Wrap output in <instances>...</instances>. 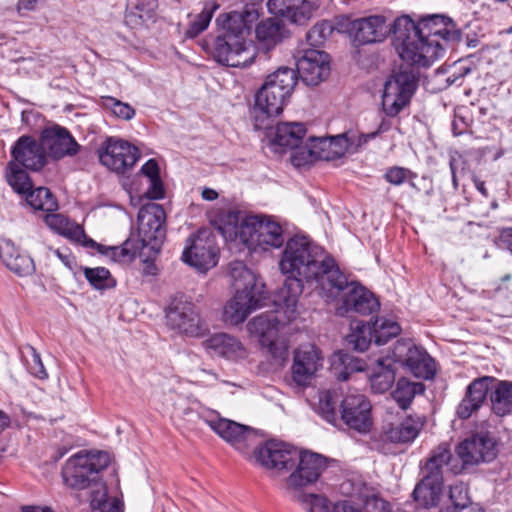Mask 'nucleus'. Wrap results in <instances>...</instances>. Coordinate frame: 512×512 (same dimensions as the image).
Wrapping results in <instances>:
<instances>
[{"mask_svg":"<svg viewBox=\"0 0 512 512\" xmlns=\"http://www.w3.org/2000/svg\"><path fill=\"white\" fill-rule=\"evenodd\" d=\"M27 350L30 354V358L26 359L29 372L39 379L47 378L48 374L42 363L40 354L32 346H27Z\"/></svg>","mask_w":512,"mask_h":512,"instance_id":"nucleus-54","label":"nucleus"},{"mask_svg":"<svg viewBox=\"0 0 512 512\" xmlns=\"http://www.w3.org/2000/svg\"><path fill=\"white\" fill-rule=\"evenodd\" d=\"M45 0H18L17 11H34L39 4L44 3Z\"/></svg>","mask_w":512,"mask_h":512,"instance_id":"nucleus-63","label":"nucleus"},{"mask_svg":"<svg viewBox=\"0 0 512 512\" xmlns=\"http://www.w3.org/2000/svg\"><path fill=\"white\" fill-rule=\"evenodd\" d=\"M461 31L443 15H430L417 24L409 16L394 20L393 43L399 56L408 65L394 71L384 84L382 107L394 117L410 103L418 85L417 67H429L444 53L443 43L461 40Z\"/></svg>","mask_w":512,"mask_h":512,"instance_id":"nucleus-1","label":"nucleus"},{"mask_svg":"<svg viewBox=\"0 0 512 512\" xmlns=\"http://www.w3.org/2000/svg\"><path fill=\"white\" fill-rule=\"evenodd\" d=\"M156 4L147 0H128L125 21L131 26L141 25L154 16Z\"/></svg>","mask_w":512,"mask_h":512,"instance_id":"nucleus-42","label":"nucleus"},{"mask_svg":"<svg viewBox=\"0 0 512 512\" xmlns=\"http://www.w3.org/2000/svg\"><path fill=\"white\" fill-rule=\"evenodd\" d=\"M206 345L214 355L230 360L243 358L246 353L238 339L225 333L213 335L206 341Z\"/></svg>","mask_w":512,"mask_h":512,"instance_id":"nucleus-35","label":"nucleus"},{"mask_svg":"<svg viewBox=\"0 0 512 512\" xmlns=\"http://www.w3.org/2000/svg\"><path fill=\"white\" fill-rule=\"evenodd\" d=\"M110 455L99 451L90 454H76L70 457L62 471L64 482L75 490L89 489L100 479V473L108 467Z\"/></svg>","mask_w":512,"mask_h":512,"instance_id":"nucleus-6","label":"nucleus"},{"mask_svg":"<svg viewBox=\"0 0 512 512\" xmlns=\"http://www.w3.org/2000/svg\"><path fill=\"white\" fill-rule=\"evenodd\" d=\"M7 181L13 190L19 194H26L32 189V182L28 173L15 163H8Z\"/></svg>","mask_w":512,"mask_h":512,"instance_id":"nucleus-50","label":"nucleus"},{"mask_svg":"<svg viewBox=\"0 0 512 512\" xmlns=\"http://www.w3.org/2000/svg\"><path fill=\"white\" fill-rule=\"evenodd\" d=\"M401 332L400 325L386 318L376 319L372 324L360 321L353 322L351 332L346 336V342L352 349L363 352L368 349L372 339L379 346L385 345L390 339Z\"/></svg>","mask_w":512,"mask_h":512,"instance_id":"nucleus-12","label":"nucleus"},{"mask_svg":"<svg viewBox=\"0 0 512 512\" xmlns=\"http://www.w3.org/2000/svg\"><path fill=\"white\" fill-rule=\"evenodd\" d=\"M141 172L149 179L159 177V166L156 160H148L141 168Z\"/></svg>","mask_w":512,"mask_h":512,"instance_id":"nucleus-62","label":"nucleus"},{"mask_svg":"<svg viewBox=\"0 0 512 512\" xmlns=\"http://www.w3.org/2000/svg\"><path fill=\"white\" fill-rule=\"evenodd\" d=\"M166 214L160 204L150 203L143 206L138 213V245L141 255L151 258L159 253L166 236Z\"/></svg>","mask_w":512,"mask_h":512,"instance_id":"nucleus-9","label":"nucleus"},{"mask_svg":"<svg viewBox=\"0 0 512 512\" xmlns=\"http://www.w3.org/2000/svg\"><path fill=\"white\" fill-rule=\"evenodd\" d=\"M394 23L387 24L382 15H372L357 18L347 25V32L358 45L371 44L383 41L390 33H393Z\"/></svg>","mask_w":512,"mask_h":512,"instance_id":"nucleus-21","label":"nucleus"},{"mask_svg":"<svg viewBox=\"0 0 512 512\" xmlns=\"http://www.w3.org/2000/svg\"><path fill=\"white\" fill-rule=\"evenodd\" d=\"M323 367V357L318 348L307 344L294 352V361L291 367L292 382L300 387L311 384L316 373Z\"/></svg>","mask_w":512,"mask_h":512,"instance_id":"nucleus-24","label":"nucleus"},{"mask_svg":"<svg viewBox=\"0 0 512 512\" xmlns=\"http://www.w3.org/2000/svg\"><path fill=\"white\" fill-rule=\"evenodd\" d=\"M450 460V450L444 445L438 446L432 451L431 456L425 464L424 475L434 477L436 479H443V466L448 465Z\"/></svg>","mask_w":512,"mask_h":512,"instance_id":"nucleus-45","label":"nucleus"},{"mask_svg":"<svg viewBox=\"0 0 512 512\" xmlns=\"http://www.w3.org/2000/svg\"><path fill=\"white\" fill-rule=\"evenodd\" d=\"M98 245L99 246H93L92 248H97L98 251L110 256L114 261H131L137 255L142 256L141 248L134 237L128 238L121 246L104 247L100 244Z\"/></svg>","mask_w":512,"mask_h":512,"instance_id":"nucleus-43","label":"nucleus"},{"mask_svg":"<svg viewBox=\"0 0 512 512\" xmlns=\"http://www.w3.org/2000/svg\"><path fill=\"white\" fill-rule=\"evenodd\" d=\"M285 28L281 20L270 18L262 21L256 27V37L259 50L268 53L284 38Z\"/></svg>","mask_w":512,"mask_h":512,"instance_id":"nucleus-36","label":"nucleus"},{"mask_svg":"<svg viewBox=\"0 0 512 512\" xmlns=\"http://www.w3.org/2000/svg\"><path fill=\"white\" fill-rule=\"evenodd\" d=\"M297 467L287 478L288 492H295L315 483L326 469V458L313 452H299Z\"/></svg>","mask_w":512,"mask_h":512,"instance_id":"nucleus-22","label":"nucleus"},{"mask_svg":"<svg viewBox=\"0 0 512 512\" xmlns=\"http://www.w3.org/2000/svg\"><path fill=\"white\" fill-rule=\"evenodd\" d=\"M10 162L31 171L41 170L47 163V151L41 139L37 141L32 136L23 135L18 138L11 148Z\"/></svg>","mask_w":512,"mask_h":512,"instance_id":"nucleus-26","label":"nucleus"},{"mask_svg":"<svg viewBox=\"0 0 512 512\" xmlns=\"http://www.w3.org/2000/svg\"><path fill=\"white\" fill-rule=\"evenodd\" d=\"M443 479L424 475L413 491V497L423 507L435 506L440 499Z\"/></svg>","mask_w":512,"mask_h":512,"instance_id":"nucleus-38","label":"nucleus"},{"mask_svg":"<svg viewBox=\"0 0 512 512\" xmlns=\"http://www.w3.org/2000/svg\"><path fill=\"white\" fill-rule=\"evenodd\" d=\"M150 186L145 192V195L149 199L158 200L164 197V188L162 181L159 177L149 179Z\"/></svg>","mask_w":512,"mask_h":512,"instance_id":"nucleus-57","label":"nucleus"},{"mask_svg":"<svg viewBox=\"0 0 512 512\" xmlns=\"http://www.w3.org/2000/svg\"><path fill=\"white\" fill-rule=\"evenodd\" d=\"M280 309L277 311H269L257 315L247 324V329L251 335L258 338L262 347L267 348L268 352L276 358H282L286 354V346L278 340L279 326L284 324L279 314L281 311L285 314V321L290 322L285 313L282 301L278 299ZM293 319H291L292 321Z\"/></svg>","mask_w":512,"mask_h":512,"instance_id":"nucleus-13","label":"nucleus"},{"mask_svg":"<svg viewBox=\"0 0 512 512\" xmlns=\"http://www.w3.org/2000/svg\"><path fill=\"white\" fill-rule=\"evenodd\" d=\"M339 425L360 434L368 433L372 427L371 403L362 394H349L341 399L339 409Z\"/></svg>","mask_w":512,"mask_h":512,"instance_id":"nucleus-17","label":"nucleus"},{"mask_svg":"<svg viewBox=\"0 0 512 512\" xmlns=\"http://www.w3.org/2000/svg\"><path fill=\"white\" fill-rule=\"evenodd\" d=\"M211 53L215 61L229 67H247L256 57L255 47L235 35L219 34L214 40Z\"/></svg>","mask_w":512,"mask_h":512,"instance_id":"nucleus-16","label":"nucleus"},{"mask_svg":"<svg viewBox=\"0 0 512 512\" xmlns=\"http://www.w3.org/2000/svg\"><path fill=\"white\" fill-rule=\"evenodd\" d=\"M354 143L348 134L334 137H309L306 144L292 156L295 166L311 163L315 160L332 161L342 157Z\"/></svg>","mask_w":512,"mask_h":512,"instance_id":"nucleus-11","label":"nucleus"},{"mask_svg":"<svg viewBox=\"0 0 512 512\" xmlns=\"http://www.w3.org/2000/svg\"><path fill=\"white\" fill-rule=\"evenodd\" d=\"M324 291L329 296H341V303L336 308V314L341 317L350 313L369 315L377 312L380 307L378 299L372 292L358 282H349L346 277L345 283L340 287L334 285L333 282L327 283Z\"/></svg>","mask_w":512,"mask_h":512,"instance_id":"nucleus-7","label":"nucleus"},{"mask_svg":"<svg viewBox=\"0 0 512 512\" xmlns=\"http://www.w3.org/2000/svg\"><path fill=\"white\" fill-rule=\"evenodd\" d=\"M332 512H367L359 505L354 504L350 500L337 502L333 505Z\"/></svg>","mask_w":512,"mask_h":512,"instance_id":"nucleus-60","label":"nucleus"},{"mask_svg":"<svg viewBox=\"0 0 512 512\" xmlns=\"http://www.w3.org/2000/svg\"><path fill=\"white\" fill-rule=\"evenodd\" d=\"M219 5L215 2L206 3L201 13L197 14L189 23V27L185 32L187 38H195L201 34L209 26L214 12Z\"/></svg>","mask_w":512,"mask_h":512,"instance_id":"nucleus-48","label":"nucleus"},{"mask_svg":"<svg viewBox=\"0 0 512 512\" xmlns=\"http://www.w3.org/2000/svg\"><path fill=\"white\" fill-rule=\"evenodd\" d=\"M166 319L169 327L191 337L204 336L208 332V326L200 318L195 304L185 295L172 299Z\"/></svg>","mask_w":512,"mask_h":512,"instance_id":"nucleus-14","label":"nucleus"},{"mask_svg":"<svg viewBox=\"0 0 512 512\" xmlns=\"http://www.w3.org/2000/svg\"><path fill=\"white\" fill-rule=\"evenodd\" d=\"M84 275L89 284L97 290L115 287L116 281L108 269L104 267L84 268Z\"/></svg>","mask_w":512,"mask_h":512,"instance_id":"nucleus-51","label":"nucleus"},{"mask_svg":"<svg viewBox=\"0 0 512 512\" xmlns=\"http://www.w3.org/2000/svg\"><path fill=\"white\" fill-rule=\"evenodd\" d=\"M199 417L223 440L232 445L239 452L245 454L258 444V432L246 425H242L227 418H222L215 410L202 409Z\"/></svg>","mask_w":512,"mask_h":512,"instance_id":"nucleus-10","label":"nucleus"},{"mask_svg":"<svg viewBox=\"0 0 512 512\" xmlns=\"http://www.w3.org/2000/svg\"><path fill=\"white\" fill-rule=\"evenodd\" d=\"M242 11H231L220 15L216 22L221 26V35H235L239 40H246L251 25L259 18V9L264 0H250Z\"/></svg>","mask_w":512,"mask_h":512,"instance_id":"nucleus-25","label":"nucleus"},{"mask_svg":"<svg viewBox=\"0 0 512 512\" xmlns=\"http://www.w3.org/2000/svg\"><path fill=\"white\" fill-rule=\"evenodd\" d=\"M297 77L306 84L315 86L325 80L330 73L328 54L316 49L306 50L296 61Z\"/></svg>","mask_w":512,"mask_h":512,"instance_id":"nucleus-27","label":"nucleus"},{"mask_svg":"<svg viewBox=\"0 0 512 512\" xmlns=\"http://www.w3.org/2000/svg\"><path fill=\"white\" fill-rule=\"evenodd\" d=\"M365 489V484L361 480L354 478L346 479L340 485L341 493L349 497H365Z\"/></svg>","mask_w":512,"mask_h":512,"instance_id":"nucleus-56","label":"nucleus"},{"mask_svg":"<svg viewBox=\"0 0 512 512\" xmlns=\"http://www.w3.org/2000/svg\"><path fill=\"white\" fill-rule=\"evenodd\" d=\"M510 238H512V227H506V228H502L500 229L499 231V242H502L506 245H508L510 241Z\"/></svg>","mask_w":512,"mask_h":512,"instance_id":"nucleus-64","label":"nucleus"},{"mask_svg":"<svg viewBox=\"0 0 512 512\" xmlns=\"http://www.w3.org/2000/svg\"><path fill=\"white\" fill-rule=\"evenodd\" d=\"M219 247L215 236L209 230H199L187 239L182 260L200 272H206L217 265Z\"/></svg>","mask_w":512,"mask_h":512,"instance_id":"nucleus-15","label":"nucleus"},{"mask_svg":"<svg viewBox=\"0 0 512 512\" xmlns=\"http://www.w3.org/2000/svg\"><path fill=\"white\" fill-rule=\"evenodd\" d=\"M101 105L104 109L111 111V113L120 119L131 120L135 116V109L128 103H124L111 96L101 97Z\"/></svg>","mask_w":512,"mask_h":512,"instance_id":"nucleus-52","label":"nucleus"},{"mask_svg":"<svg viewBox=\"0 0 512 512\" xmlns=\"http://www.w3.org/2000/svg\"><path fill=\"white\" fill-rule=\"evenodd\" d=\"M382 126H380L379 130L375 131V132H371V133H367V134H360L358 136H355V135H351L349 136L348 135V138H353L354 140V143L351 145V147L353 145H355V150H357L358 148L364 146L365 144L368 143V141H370L371 139H374L380 132Z\"/></svg>","mask_w":512,"mask_h":512,"instance_id":"nucleus-61","label":"nucleus"},{"mask_svg":"<svg viewBox=\"0 0 512 512\" xmlns=\"http://www.w3.org/2000/svg\"><path fill=\"white\" fill-rule=\"evenodd\" d=\"M395 362L405 365L417 378L431 379L435 375L433 358L421 347L407 340H399L393 348Z\"/></svg>","mask_w":512,"mask_h":512,"instance_id":"nucleus-18","label":"nucleus"},{"mask_svg":"<svg viewBox=\"0 0 512 512\" xmlns=\"http://www.w3.org/2000/svg\"><path fill=\"white\" fill-rule=\"evenodd\" d=\"M449 498L453 506L439 512H484L471 503L468 488L463 483H458L450 487Z\"/></svg>","mask_w":512,"mask_h":512,"instance_id":"nucleus-44","label":"nucleus"},{"mask_svg":"<svg viewBox=\"0 0 512 512\" xmlns=\"http://www.w3.org/2000/svg\"><path fill=\"white\" fill-rule=\"evenodd\" d=\"M395 381V370L386 365L384 360L378 361V370L370 377L371 389L375 393H384L388 391Z\"/></svg>","mask_w":512,"mask_h":512,"instance_id":"nucleus-47","label":"nucleus"},{"mask_svg":"<svg viewBox=\"0 0 512 512\" xmlns=\"http://www.w3.org/2000/svg\"><path fill=\"white\" fill-rule=\"evenodd\" d=\"M424 392L425 385L423 383L410 381L402 377L396 382L391 396L401 409L407 410L411 406L413 399Z\"/></svg>","mask_w":512,"mask_h":512,"instance_id":"nucleus-41","label":"nucleus"},{"mask_svg":"<svg viewBox=\"0 0 512 512\" xmlns=\"http://www.w3.org/2000/svg\"><path fill=\"white\" fill-rule=\"evenodd\" d=\"M306 134V128L300 122H282L278 123L271 144L274 147L283 149H297L298 152L302 147L300 143ZM295 153L294 155H296Z\"/></svg>","mask_w":512,"mask_h":512,"instance_id":"nucleus-32","label":"nucleus"},{"mask_svg":"<svg viewBox=\"0 0 512 512\" xmlns=\"http://www.w3.org/2000/svg\"><path fill=\"white\" fill-rule=\"evenodd\" d=\"M340 403V395L336 391H321L318 396L315 412L328 423L339 426Z\"/></svg>","mask_w":512,"mask_h":512,"instance_id":"nucleus-40","label":"nucleus"},{"mask_svg":"<svg viewBox=\"0 0 512 512\" xmlns=\"http://www.w3.org/2000/svg\"><path fill=\"white\" fill-rule=\"evenodd\" d=\"M90 505L93 512H123L122 502L107 496V487L100 479L89 488Z\"/></svg>","mask_w":512,"mask_h":512,"instance_id":"nucleus-39","label":"nucleus"},{"mask_svg":"<svg viewBox=\"0 0 512 512\" xmlns=\"http://www.w3.org/2000/svg\"><path fill=\"white\" fill-rule=\"evenodd\" d=\"M241 212L235 209H221L211 218V223L229 241L241 242Z\"/></svg>","mask_w":512,"mask_h":512,"instance_id":"nucleus-33","label":"nucleus"},{"mask_svg":"<svg viewBox=\"0 0 512 512\" xmlns=\"http://www.w3.org/2000/svg\"><path fill=\"white\" fill-rule=\"evenodd\" d=\"M332 512H367L359 505L354 504L350 500L337 502L333 505Z\"/></svg>","mask_w":512,"mask_h":512,"instance_id":"nucleus-58","label":"nucleus"},{"mask_svg":"<svg viewBox=\"0 0 512 512\" xmlns=\"http://www.w3.org/2000/svg\"><path fill=\"white\" fill-rule=\"evenodd\" d=\"M40 138L45 150H48L50 156L54 159L74 156L80 148L71 133L65 127L59 125L45 128Z\"/></svg>","mask_w":512,"mask_h":512,"instance_id":"nucleus-28","label":"nucleus"},{"mask_svg":"<svg viewBox=\"0 0 512 512\" xmlns=\"http://www.w3.org/2000/svg\"><path fill=\"white\" fill-rule=\"evenodd\" d=\"M280 271L287 275L279 291L288 320L296 318L298 298L303 292V281H315L322 289L327 283L340 287L345 283L335 260L326 251L305 236H294L287 240L279 261Z\"/></svg>","mask_w":512,"mask_h":512,"instance_id":"nucleus-2","label":"nucleus"},{"mask_svg":"<svg viewBox=\"0 0 512 512\" xmlns=\"http://www.w3.org/2000/svg\"><path fill=\"white\" fill-rule=\"evenodd\" d=\"M415 174L408 168L393 166L386 170L384 179L392 185H401L407 179L414 178Z\"/></svg>","mask_w":512,"mask_h":512,"instance_id":"nucleus-55","label":"nucleus"},{"mask_svg":"<svg viewBox=\"0 0 512 512\" xmlns=\"http://www.w3.org/2000/svg\"><path fill=\"white\" fill-rule=\"evenodd\" d=\"M268 10L271 14L286 18L291 23L302 25L319 7L318 0H268Z\"/></svg>","mask_w":512,"mask_h":512,"instance_id":"nucleus-29","label":"nucleus"},{"mask_svg":"<svg viewBox=\"0 0 512 512\" xmlns=\"http://www.w3.org/2000/svg\"><path fill=\"white\" fill-rule=\"evenodd\" d=\"M285 242L281 225L267 216H246L242 220L241 243L253 251L280 248Z\"/></svg>","mask_w":512,"mask_h":512,"instance_id":"nucleus-8","label":"nucleus"},{"mask_svg":"<svg viewBox=\"0 0 512 512\" xmlns=\"http://www.w3.org/2000/svg\"><path fill=\"white\" fill-rule=\"evenodd\" d=\"M298 456L296 448L276 440H269L254 450L256 461L270 470H290L296 465Z\"/></svg>","mask_w":512,"mask_h":512,"instance_id":"nucleus-20","label":"nucleus"},{"mask_svg":"<svg viewBox=\"0 0 512 512\" xmlns=\"http://www.w3.org/2000/svg\"><path fill=\"white\" fill-rule=\"evenodd\" d=\"M298 77L290 67H279L267 75L264 83L255 96L254 118L256 128H267L264 117L270 118L282 113L284 106L291 96Z\"/></svg>","mask_w":512,"mask_h":512,"instance_id":"nucleus-4","label":"nucleus"},{"mask_svg":"<svg viewBox=\"0 0 512 512\" xmlns=\"http://www.w3.org/2000/svg\"><path fill=\"white\" fill-rule=\"evenodd\" d=\"M333 31L334 28L331 22H319L308 31L306 35L307 42L313 47H319L331 36Z\"/></svg>","mask_w":512,"mask_h":512,"instance_id":"nucleus-53","label":"nucleus"},{"mask_svg":"<svg viewBox=\"0 0 512 512\" xmlns=\"http://www.w3.org/2000/svg\"><path fill=\"white\" fill-rule=\"evenodd\" d=\"M366 368V362L347 352L338 351L331 358V372L339 381H346L354 372L363 371Z\"/></svg>","mask_w":512,"mask_h":512,"instance_id":"nucleus-37","label":"nucleus"},{"mask_svg":"<svg viewBox=\"0 0 512 512\" xmlns=\"http://www.w3.org/2000/svg\"><path fill=\"white\" fill-rule=\"evenodd\" d=\"M100 162L112 171L124 173L139 158V151L127 141L108 138L98 150Z\"/></svg>","mask_w":512,"mask_h":512,"instance_id":"nucleus-19","label":"nucleus"},{"mask_svg":"<svg viewBox=\"0 0 512 512\" xmlns=\"http://www.w3.org/2000/svg\"><path fill=\"white\" fill-rule=\"evenodd\" d=\"M488 392L492 410L498 416L512 412V382L497 381L494 377L484 376L473 380L466 389L465 397L457 407V415L468 419L484 403Z\"/></svg>","mask_w":512,"mask_h":512,"instance_id":"nucleus-5","label":"nucleus"},{"mask_svg":"<svg viewBox=\"0 0 512 512\" xmlns=\"http://www.w3.org/2000/svg\"><path fill=\"white\" fill-rule=\"evenodd\" d=\"M332 512H367L359 505L354 504L350 500L337 502L333 505Z\"/></svg>","mask_w":512,"mask_h":512,"instance_id":"nucleus-59","label":"nucleus"},{"mask_svg":"<svg viewBox=\"0 0 512 512\" xmlns=\"http://www.w3.org/2000/svg\"><path fill=\"white\" fill-rule=\"evenodd\" d=\"M45 222L52 230L76 243L85 247L99 246L93 239L86 236L79 224L71 222L62 214H47Z\"/></svg>","mask_w":512,"mask_h":512,"instance_id":"nucleus-31","label":"nucleus"},{"mask_svg":"<svg viewBox=\"0 0 512 512\" xmlns=\"http://www.w3.org/2000/svg\"><path fill=\"white\" fill-rule=\"evenodd\" d=\"M26 201L35 210L52 212L58 207L55 197L46 187L29 190L26 193Z\"/></svg>","mask_w":512,"mask_h":512,"instance_id":"nucleus-46","label":"nucleus"},{"mask_svg":"<svg viewBox=\"0 0 512 512\" xmlns=\"http://www.w3.org/2000/svg\"><path fill=\"white\" fill-rule=\"evenodd\" d=\"M0 258L18 276L23 277L34 272L33 260L28 255L21 254L10 241L0 244Z\"/></svg>","mask_w":512,"mask_h":512,"instance_id":"nucleus-34","label":"nucleus"},{"mask_svg":"<svg viewBox=\"0 0 512 512\" xmlns=\"http://www.w3.org/2000/svg\"><path fill=\"white\" fill-rule=\"evenodd\" d=\"M294 501L302 505L307 512H329L327 499L318 494H306L301 490L289 493Z\"/></svg>","mask_w":512,"mask_h":512,"instance_id":"nucleus-49","label":"nucleus"},{"mask_svg":"<svg viewBox=\"0 0 512 512\" xmlns=\"http://www.w3.org/2000/svg\"><path fill=\"white\" fill-rule=\"evenodd\" d=\"M229 276L235 295L225 305L223 317L225 322L238 325L254 310L263 307L268 297L265 285L242 261L230 263Z\"/></svg>","mask_w":512,"mask_h":512,"instance_id":"nucleus-3","label":"nucleus"},{"mask_svg":"<svg viewBox=\"0 0 512 512\" xmlns=\"http://www.w3.org/2000/svg\"><path fill=\"white\" fill-rule=\"evenodd\" d=\"M422 426L420 418L409 416L400 423L384 425L381 439L390 443H410L418 436Z\"/></svg>","mask_w":512,"mask_h":512,"instance_id":"nucleus-30","label":"nucleus"},{"mask_svg":"<svg viewBox=\"0 0 512 512\" xmlns=\"http://www.w3.org/2000/svg\"><path fill=\"white\" fill-rule=\"evenodd\" d=\"M456 454L463 466L490 462L497 456L496 442L489 433H477L459 443Z\"/></svg>","mask_w":512,"mask_h":512,"instance_id":"nucleus-23","label":"nucleus"}]
</instances>
